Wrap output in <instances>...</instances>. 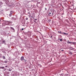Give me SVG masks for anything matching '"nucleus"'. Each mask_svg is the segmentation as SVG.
Segmentation results:
<instances>
[{"mask_svg":"<svg viewBox=\"0 0 76 76\" xmlns=\"http://www.w3.org/2000/svg\"><path fill=\"white\" fill-rule=\"evenodd\" d=\"M24 59V57L22 56L20 58V60H21V61H22V60H23Z\"/></svg>","mask_w":76,"mask_h":76,"instance_id":"obj_1","label":"nucleus"},{"mask_svg":"<svg viewBox=\"0 0 76 76\" xmlns=\"http://www.w3.org/2000/svg\"><path fill=\"white\" fill-rule=\"evenodd\" d=\"M10 28L11 29H12V30H13L12 31L13 32H15V29H14L12 27H10Z\"/></svg>","mask_w":76,"mask_h":76,"instance_id":"obj_2","label":"nucleus"},{"mask_svg":"<svg viewBox=\"0 0 76 76\" xmlns=\"http://www.w3.org/2000/svg\"><path fill=\"white\" fill-rule=\"evenodd\" d=\"M69 42H67V44H70L71 45H72V42H69V41L68 40Z\"/></svg>","mask_w":76,"mask_h":76,"instance_id":"obj_3","label":"nucleus"},{"mask_svg":"<svg viewBox=\"0 0 76 76\" xmlns=\"http://www.w3.org/2000/svg\"><path fill=\"white\" fill-rule=\"evenodd\" d=\"M63 34H64V35H67L68 34H67L66 33H62Z\"/></svg>","mask_w":76,"mask_h":76,"instance_id":"obj_4","label":"nucleus"},{"mask_svg":"<svg viewBox=\"0 0 76 76\" xmlns=\"http://www.w3.org/2000/svg\"><path fill=\"white\" fill-rule=\"evenodd\" d=\"M2 58L4 59H6V57H5V56H2Z\"/></svg>","mask_w":76,"mask_h":76,"instance_id":"obj_5","label":"nucleus"},{"mask_svg":"<svg viewBox=\"0 0 76 76\" xmlns=\"http://www.w3.org/2000/svg\"><path fill=\"white\" fill-rule=\"evenodd\" d=\"M58 33H59V34H63V33H62L61 31H58Z\"/></svg>","mask_w":76,"mask_h":76,"instance_id":"obj_6","label":"nucleus"},{"mask_svg":"<svg viewBox=\"0 0 76 76\" xmlns=\"http://www.w3.org/2000/svg\"><path fill=\"white\" fill-rule=\"evenodd\" d=\"M0 69H4V67H0Z\"/></svg>","mask_w":76,"mask_h":76,"instance_id":"obj_7","label":"nucleus"},{"mask_svg":"<svg viewBox=\"0 0 76 76\" xmlns=\"http://www.w3.org/2000/svg\"><path fill=\"white\" fill-rule=\"evenodd\" d=\"M69 54L70 55H72V53L70 52H69Z\"/></svg>","mask_w":76,"mask_h":76,"instance_id":"obj_8","label":"nucleus"},{"mask_svg":"<svg viewBox=\"0 0 76 76\" xmlns=\"http://www.w3.org/2000/svg\"><path fill=\"white\" fill-rule=\"evenodd\" d=\"M59 39H60V41L61 42V41H62V39H58V40H59Z\"/></svg>","mask_w":76,"mask_h":76,"instance_id":"obj_9","label":"nucleus"},{"mask_svg":"<svg viewBox=\"0 0 76 76\" xmlns=\"http://www.w3.org/2000/svg\"><path fill=\"white\" fill-rule=\"evenodd\" d=\"M76 42H72V44H75Z\"/></svg>","mask_w":76,"mask_h":76,"instance_id":"obj_10","label":"nucleus"},{"mask_svg":"<svg viewBox=\"0 0 76 76\" xmlns=\"http://www.w3.org/2000/svg\"><path fill=\"white\" fill-rule=\"evenodd\" d=\"M70 48V49H71V50H74V49L73 48Z\"/></svg>","mask_w":76,"mask_h":76,"instance_id":"obj_11","label":"nucleus"},{"mask_svg":"<svg viewBox=\"0 0 76 76\" xmlns=\"http://www.w3.org/2000/svg\"><path fill=\"white\" fill-rule=\"evenodd\" d=\"M10 13H11V14H12V13H13V11H10Z\"/></svg>","mask_w":76,"mask_h":76,"instance_id":"obj_12","label":"nucleus"},{"mask_svg":"<svg viewBox=\"0 0 76 76\" xmlns=\"http://www.w3.org/2000/svg\"><path fill=\"white\" fill-rule=\"evenodd\" d=\"M5 40H3V41H2L3 43H5Z\"/></svg>","mask_w":76,"mask_h":76,"instance_id":"obj_13","label":"nucleus"},{"mask_svg":"<svg viewBox=\"0 0 76 76\" xmlns=\"http://www.w3.org/2000/svg\"><path fill=\"white\" fill-rule=\"evenodd\" d=\"M5 63H7V61H4Z\"/></svg>","mask_w":76,"mask_h":76,"instance_id":"obj_14","label":"nucleus"},{"mask_svg":"<svg viewBox=\"0 0 76 76\" xmlns=\"http://www.w3.org/2000/svg\"><path fill=\"white\" fill-rule=\"evenodd\" d=\"M9 15L10 16H12V14H10Z\"/></svg>","mask_w":76,"mask_h":76,"instance_id":"obj_15","label":"nucleus"},{"mask_svg":"<svg viewBox=\"0 0 76 76\" xmlns=\"http://www.w3.org/2000/svg\"><path fill=\"white\" fill-rule=\"evenodd\" d=\"M23 60H24V61H26V60L25 59H24Z\"/></svg>","mask_w":76,"mask_h":76,"instance_id":"obj_16","label":"nucleus"},{"mask_svg":"<svg viewBox=\"0 0 76 76\" xmlns=\"http://www.w3.org/2000/svg\"><path fill=\"white\" fill-rule=\"evenodd\" d=\"M8 23H12V22H8Z\"/></svg>","mask_w":76,"mask_h":76,"instance_id":"obj_17","label":"nucleus"},{"mask_svg":"<svg viewBox=\"0 0 76 76\" xmlns=\"http://www.w3.org/2000/svg\"><path fill=\"white\" fill-rule=\"evenodd\" d=\"M26 20H28V18H26Z\"/></svg>","mask_w":76,"mask_h":76,"instance_id":"obj_18","label":"nucleus"},{"mask_svg":"<svg viewBox=\"0 0 76 76\" xmlns=\"http://www.w3.org/2000/svg\"><path fill=\"white\" fill-rule=\"evenodd\" d=\"M5 67H8V66H5Z\"/></svg>","mask_w":76,"mask_h":76,"instance_id":"obj_19","label":"nucleus"},{"mask_svg":"<svg viewBox=\"0 0 76 76\" xmlns=\"http://www.w3.org/2000/svg\"><path fill=\"white\" fill-rule=\"evenodd\" d=\"M23 28H22V31H23Z\"/></svg>","mask_w":76,"mask_h":76,"instance_id":"obj_20","label":"nucleus"},{"mask_svg":"<svg viewBox=\"0 0 76 76\" xmlns=\"http://www.w3.org/2000/svg\"><path fill=\"white\" fill-rule=\"evenodd\" d=\"M61 51H64V50H61Z\"/></svg>","mask_w":76,"mask_h":76,"instance_id":"obj_21","label":"nucleus"},{"mask_svg":"<svg viewBox=\"0 0 76 76\" xmlns=\"http://www.w3.org/2000/svg\"><path fill=\"white\" fill-rule=\"evenodd\" d=\"M35 20H37V19H35Z\"/></svg>","mask_w":76,"mask_h":76,"instance_id":"obj_22","label":"nucleus"},{"mask_svg":"<svg viewBox=\"0 0 76 76\" xmlns=\"http://www.w3.org/2000/svg\"><path fill=\"white\" fill-rule=\"evenodd\" d=\"M34 22H35V23H36V21H35L34 20Z\"/></svg>","mask_w":76,"mask_h":76,"instance_id":"obj_23","label":"nucleus"},{"mask_svg":"<svg viewBox=\"0 0 76 76\" xmlns=\"http://www.w3.org/2000/svg\"><path fill=\"white\" fill-rule=\"evenodd\" d=\"M66 74H65V75H64L65 76H66Z\"/></svg>","mask_w":76,"mask_h":76,"instance_id":"obj_24","label":"nucleus"},{"mask_svg":"<svg viewBox=\"0 0 76 76\" xmlns=\"http://www.w3.org/2000/svg\"><path fill=\"white\" fill-rule=\"evenodd\" d=\"M49 14H51V13L50 12V13H49Z\"/></svg>","mask_w":76,"mask_h":76,"instance_id":"obj_25","label":"nucleus"},{"mask_svg":"<svg viewBox=\"0 0 76 76\" xmlns=\"http://www.w3.org/2000/svg\"><path fill=\"white\" fill-rule=\"evenodd\" d=\"M45 10H47V8H45Z\"/></svg>","mask_w":76,"mask_h":76,"instance_id":"obj_26","label":"nucleus"},{"mask_svg":"<svg viewBox=\"0 0 76 76\" xmlns=\"http://www.w3.org/2000/svg\"><path fill=\"white\" fill-rule=\"evenodd\" d=\"M50 37L51 38H52V36H51Z\"/></svg>","mask_w":76,"mask_h":76,"instance_id":"obj_27","label":"nucleus"},{"mask_svg":"<svg viewBox=\"0 0 76 76\" xmlns=\"http://www.w3.org/2000/svg\"><path fill=\"white\" fill-rule=\"evenodd\" d=\"M31 18H33V17L32 16H31Z\"/></svg>","mask_w":76,"mask_h":76,"instance_id":"obj_28","label":"nucleus"},{"mask_svg":"<svg viewBox=\"0 0 76 76\" xmlns=\"http://www.w3.org/2000/svg\"><path fill=\"white\" fill-rule=\"evenodd\" d=\"M55 38H56V37H55Z\"/></svg>","mask_w":76,"mask_h":76,"instance_id":"obj_29","label":"nucleus"},{"mask_svg":"<svg viewBox=\"0 0 76 76\" xmlns=\"http://www.w3.org/2000/svg\"><path fill=\"white\" fill-rule=\"evenodd\" d=\"M53 14L52 13V15H53Z\"/></svg>","mask_w":76,"mask_h":76,"instance_id":"obj_30","label":"nucleus"}]
</instances>
